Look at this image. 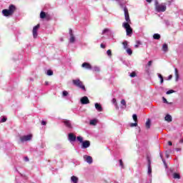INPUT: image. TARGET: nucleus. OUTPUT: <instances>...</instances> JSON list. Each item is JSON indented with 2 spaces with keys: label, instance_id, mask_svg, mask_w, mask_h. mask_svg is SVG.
<instances>
[{
  "label": "nucleus",
  "instance_id": "obj_1",
  "mask_svg": "<svg viewBox=\"0 0 183 183\" xmlns=\"http://www.w3.org/2000/svg\"><path fill=\"white\" fill-rule=\"evenodd\" d=\"M20 78V74L12 76L10 78V80L3 86V89L7 92H11V91L16 89L18 88V85H19Z\"/></svg>",
  "mask_w": 183,
  "mask_h": 183
},
{
  "label": "nucleus",
  "instance_id": "obj_2",
  "mask_svg": "<svg viewBox=\"0 0 183 183\" xmlns=\"http://www.w3.org/2000/svg\"><path fill=\"white\" fill-rule=\"evenodd\" d=\"M154 8L156 12H165L167 11V5L165 4H159L157 0L154 2Z\"/></svg>",
  "mask_w": 183,
  "mask_h": 183
},
{
  "label": "nucleus",
  "instance_id": "obj_3",
  "mask_svg": "<svg viewBox=\"0 0 183 183\" xmlns=\"http://www.w3.org/2000/svg\"><path fill=\"white\" fill-rule=\"evenodd\" d=\"M79 138H81V136L76 137V135L72 132H69L67 134V139L73 147H75V142H76V141L78 142Z\"/></svg>",
  "mask_w": 183,
  "mask_h": 183
},
{
  "label": "nucleus",
  "instance_id": "obj_4",
  "mask_svg": "<svg viewBox=\"0 0 183 183\" xmlns=\"http://www.w3.org/2000/svg\"><path fill=\"white\" fill-rule=\"evenodd\" d=\"M72 83L74 86H77V88H79L81 91H84V92H86V88H85V85H84L81 79H73Z\"/></svg>",
  "mask_w": 183,
  "mask_h": 183
},
{
  "label": "nucleus",
  "instance_id": "obj_5",
  "mask_svg": "<svg viewBox=\"0 0 183 183\" xmlns=\"http://www.w3.org/2000/svg\"><path fill=\"white\" fill-rule=\"evenodd\" d=\"M78 142L81 144V149H86L91 147V142L89 140H84V137H81L78 138Z\"/></svg>",
  "mask_w": 183,
  "mask_h": 183
},
{
  "label": "nucleus",
  "instance_id": "obj_6",
  "mask_svg": "<svg viewBox=\"0 0 183 183\" xmlns=\"http://www.w3.org/2000/svg\"><path fill=\"white\" fill-rule=\"evenodd\" d=\"M122 9L124 12V19L126 20V22H124L123 24H127V25H129L131 24V19L129 18V12L128 11V8L124 6V8H122Z\"/></svg>",
  "mask_w": 183,
  "mask_h": 183
},
{
  "label": "nucleus",
  "instance_id": "obj_7",
  "mask_svg": "<svg viewBox=\"0 0 183 183\" xmlns=\"http://www.w3.org/2000/svg\"><path fill=\"white\" fill-rule=\"evenodd\" d=\"M122 26L126 30L127 36H132V27H131V25L127 24V23H123Z\"/></svg>",
  "mask_w": 183,
  "mask_h": 183
},
{
  "label": "nucleus",
  "instance_id": "obj_8",
  "mask_svg": "<svg viewBox=\"0 0 183 183\" xmlns=\"http://www.w3.org/2000/svg\"><path fill=\"white\" fill-rule=\"evenodd\" d=\"M122 45H123V49H125L127 54H129V56H131V55H132V50L131 49V48H129V45L128 44V41L124 40L122 42Z\"/></svg>",
  "mask_w": 183,
  "mask_h": 183
},
{
  "label": "nucleus",
  "instance_id": "obj_9",
  "mask_svg": "<svg viewBox=\"0 0 183 183\" xmlns=\"http://www.w3.org/2000/svg\"><path fill=\"white\" fill-rule=\"evenodd\" d=\"M107 35L109 39H114V32L111 31L109 29H104L102 32V35Z\"/></svg>",
  "mask_w": 183,
  "mask_h": 183
},
{
  "label": "nucleus",
  "instance_id": "obj_10",
  "mask_svg": "<svg viewBox=\"0 0 183 183\" xmlns=\"http://www.w3.org/2000/svg\"><path fill=\"white\" fill-rule=\"evenodd\" d=\"M147 174L149 177H152V168L151 167V157L149 156H147Z\"/></svg>",
  "mask_w": 183,
  "mask_h": 183
},
{
  "label": "nucleus",
  "instance_id": "obj_11",
  "mask_svg": "<svg viewBox=\"0 0 183 183\" xmlns=\"http://www.w3.org/2000/svg\"><path fill=\"white\" fill-rule=\"evenodd\" d=\"M28 177L22 174H19V176H16L15 178V183H21L22 182V181H24V179H27Z\"/></svg>",
  "mask_w": 183,
  "mask_h": 183
},
{
  "label": "nucleus",
  "instance_id": "obj_12",
  "mask_svg": "<svg viewBox=\"0 0 183 183\" xmlns=\"http://www.w3.org/2000/svg\"><path fill=\"white\" fill-rule=\"evenodd\" d=\"M69 34L70 36V38L69 39V44H74L76 41L75 36L74 35V31H72V29H69Z\"/></svg>",
  "mask_w": 183,
  "mask_h": 183
},
{
  "label": "nucleus",
  "instance_id": "obj_13",
  "mask_svg": "<svg viewBox=\"0 0 183 183\" xmlns=\"http://www.w3.org/2000/svg\"><path fill=\"white\" fill-rule=\"evenodd\" d=\"M21 142H26L27 141H31L32 139V134H29L20 137Z\"/></svg>",
  "mask_w": 183,
  "mask_h": 183
},
{
  "label": "nucleus",
  "instance_id": "obj_14",
  "mask_svg": "<svg viewBox=\"0 0 183 183\" xmlns=\"http://www.w3.org/2000/svg\"><path fill=\"white\" fill-rule=\"evenodd\" d=\"M89 102H90L89 99L86 96H84L80 98V104L81 105H88Z\"/></svg>",
  "mask_w": 183,
  "mask_h": 183
},
{
  "label": "nucleus",
  "instance_id": "obj_15",
  "mask_svg": "<svg viewBox=\"0 0 183 183\" xmlns=\"http://www.w3.org/2000/svg\"><path fill=\"white\" fill-rule=\"evenodd\" d=\"M64 124L65 127L67 128L68 131L69 132H71L72 129H74V127H72V124H71V121L65 120L64 122Z\"/></svg>",
  "mask_w": 183,
  "mask_h": 183
},
{
  "label": "nucleus",
  "instance_id": "obj_16",
  "mask_svg": "<svg viewBox=\"0 0 183 183\" xmlns=\"http://www.w3.org/2000/svg\"><path fill=\"white\" fill-rule=\"evenodd\" d=\"M61 97L62 98H66L68 101H71L72 99V96H70L69 93L66 90L62 92Z\"/></svg>",
  "mask_w": 183,
  "mask_h": 183
},
{
  "label": "nucleus",
  "instance_id": "obj_17",
  "mask_svg": "<svg viewBox=\"0 0 183 183\" xmlns=\"http://www.w3.org/2000/svg\"><path fill=\"white\" fill-rule=\"evenodd\" d=\"M41 28V24H38L37 25L33 27V36L34 38H36L38 36V29Z\"/></svg>",
  "mask_w": 183,
  "mask_h": 183
},
{
  "label": "nucleus",
  "instance_id": "obj_18",
  "mask_svg": "<svg viewBox=\"0 0 183 183\" xmlns=\"http://www.w3.org/2000/svg\"><path fill=\"white\" fill-rule=\"evenodd\" d=\"M83 158H84V160L85 161V162H86L89 165H91V164H92V162H94V159H92V157H91V156L84 155L83 157Z\"/></svg>",
  "mask_w": 183,
  "mask_h": 183
},
{
  "label": "nucleus",
  "instance_id": "obj_19",
  "mask_svg": "<svg viewBox=\"0 0 183 183\" xmlns=\"http://www.w3.org/2000/svg\"><path fill=\"white\" fill-rule=\"evenodd\" d=\"M81 68H84L85 69H92V66L89 62H84L81 64Z\"/></svg>",
  "mask_w": 183,
  "mask_h": 183
},
{
  "label": "nucleus",
  "instance_id": "obj_20",
  "mask_svg": "<svg viewBox=\"0 0 183 183\" xmlns=\"http://www.w3.org/2000/svg\"><path fill=\"white\" fill-rule=\"evenodd\" d=\"M94 107L97 111H98V112H102V111H104V109L102 108V105L100 104V103H95Z\"/></svg>",
  "mask_w": 183,
  "mask_h": 183
},
{
  "label": "nucleus",
  "instance_id": "obj_21",
  "mask_svg": "<svg viewBox=\"0 0 183 183\" xmlns=\"http://www.w3.org/2000/svg\"><path fill=\"white\" fill-rule=\"evenodd\" d=\"M1 14L4 16H11V15H12V13H11L8 9H3Z\"/></svg>",
  "mask_w": 183,
  "mask_h": 183
},
{
  "label": "nucleus",
  "instance_id": "obj_22",
  "mask_svg": "<svg viewBox=\"0 0 183 183\" xmlns=\"http://www.w3.org/2000/svg\"><path fill=\"white\" fill-rule=\"evenodd\" d=\"M145 75L147 79H151V70L149 69V68H146Z\"/></svg>",
  "mask_w": 183,
  "mask_h": 183
},
{
  "label": "nucleus",
  "instance_id": "obj_23",
  "mask_svg": "<svg viewBox=\"0 0 183 183\" xmlns=\"http://www.w3.org/2000/svg\"><path fill=\"white\" fill-rule=\"evenodd\" d=\"M11 14L12 15L14 14V11H15L16 10V6L14 4H10L9 6V9H8Z\"/></svg>",
  "mask_w": 183,
  "mask_h": 183
},
{
  "label": "nucleus",
  "instance_id": "obj_24",
  "mask_svg": "<svg viewBox=\"0 0 183 183\" xmlns=\"http://www.w3.org/2000/svg\"><path fill=\"white\" fill-rule=\"evenodd\" d=\"M164 119L167 122H172V116H171V114H166Z\"/></svg>",
  "mask_w": 183,
  "mask_h": 183
},
{
  "label": "nucleus",
  "instance_id": "obj_25",
  "mask_svg": "<svg viewBox=\"0 0 183 183\" xmlns=\"http://www.w3.org/2000/svg\"><path fill=\"white\" fill-rule=\"evenodd\" d=\"M40 18L41 19H46L48 18V14H46L45 11H41L40 12Z\"/></svg>",
  "mask_w": 183,
  "mask_h": 183
},
{
  "label": "nucleus",
  "instance_id": "obj_26",
  "mask_svg": "<svg viewBox=\"0 0 183 183\" xmlns=\"http://www.w3.org/2000/svg\"><path fill=\"white\" fill-rule=\"evenodd\" d=\"M79 181V179L78 178V177H76V176L71 177V182L72 183H78Z\"/></svg>",
  "mask_w": 183,
  "mask_h": 183
},
{
  "label": "nucleus",
  "instance_id": "obj_27",
  "mask_svg": "<svg viewBox=\"0 0 183 183\" xmlns=\"http://www.w3.org/2000/svg\"><path fill=\"white\" fill-rule=\"evenodd\" d=\"M121 109H127V102L125 99H122L121 101Z\"/></svg>",
  "mask_w": 183,
  "mask_h": 183
},
{
  "label": "nucleus",
  "instance_id": "obj_28",
  "mask_svg": "<svg viewBox=\"0 0 183 183\" xmlns=\"http://www.w3.org/2000/svg\"><path fill=\"white\" fill-rule=\"evenodd\" d=\"M45 74L47 76H52L54 75V71L52 69H47L45 71Z\"/></svg>",
  "mask_w": 183,
  "mask_h": 183
},
{
  "label": "nucleus",
  "instance_id": "obj_29",
  "mask_svg": "<svg viewBox=\"0 0 183 183\" xmlns=\"http://www.w3.org/2000/svg\"><path fill=\"white\" fill-rule=\"evenodd\" d=\"M174 75L176 76V81L178 82L179 79V74L178 73V69H174Z\"/></svg>",
  "mask_w": 183,
  "mask_h": 183
},
{
  "label": "nucleus",
  "instance_id": "obj_30",
  "mask_svg": "<svg viewBox=\"0 0 183 183\" xmlns=\"http://www.w3.org/2000/svg\"><path fill=\"white\" fill-rule=\"evenodd\" d=\"M173 178L174 179H181V174L177 172L173 173Z\"/></svg>",
  "mask_w": 183,
  "mask_h": 183
},
{
  "label": "nucleus",
  "instance_id": "obj_31",
  "mask_svg": "<svg viewBox=\"0 0 183 183\" xmlns=\"http://www.w3.org/2000/svg\"><path fill=\"white\" fill-rule=\"evenodd\" d=\"M98 124V120L97 119H93L89 121V125L95 126Z\"/></svg>",
  "mask_w": 183,
  "mask_h": 183
},
{
  "label": "nucleus",
  "instance_id": "obj_32",
  "mask_svg": "<svg viewBox=\"0 0 183 183\" xmlns=\"http://www.w3.org/2000/svg\"><path fill=\"white\" fill-rule=\"evenodd\" d=\"M147 129H149L151 128V119H148L145 123Z\"/></svg>",
  "mask_w": 183,
  "mask_h": 183
},
{
  "label": "nucleus",
  "instance_id": "obj_33",
  "mask_svg": "<svg viewBox=\"0 0 183 183\" xmlns=\"http://www.w3.org/2000/svg\"><path fill=\"white\" fill-rule=\"evenodd\" d=\"M153 39H157L158 41H159V39H161V34H158V33H155L153 34Z\"/></svg>",
  "mask_w": 183,
  "mask_h": 183
},
{
  "label": "nucleus",
  "instance_id": "obj_34",
  "mask_svg": "<svg viewBox=\"0 0 183 183\" xmlns=\"http://www.w3.org/2000/svg\"><path fill=\"white\" fill-rule=\"evenodd\" d=\"M8 120V118L6 117V116H1L0 117V123L2 124L4 122H6V121Z\"/></svg>",
  "mask_w": 183,
  "mask_h": 183
},
{
  "label": "nucleus",
  "instance_id": "obj_35",
  "mask_svg": "<svg viewBox=\"0 0 183 183\" xmlns=\"http://www.w3.org/2000/svg\"><path fill=\"white\" fill-rule=\"evenodd\" d=\"M162 49L164 52H167V51H168V44H164L162 45Z\"/></svg>",
  "mask_w": 183,
  "mask_h": 183
},
{
  "label": "nucleus",
  "instance_id": "obj_36",
  "mask_svg": "<svg viewBox=\"0 0 183 183\" xmlns=\"http://www.w3.org/2000/svg\"><path fill=\"white\" fill-rule=\"evenodd\" d=\"M129 76H130V78H135V76H137V72L136 71L129 72Z\"/></svg>",
  "mask_w": 183,
  "mask_h": 183
},
{
  "label": "nucleus",
  "instance_id": "obj_37",
  "mask_svg": "<svg viewBox=\"0 0 183 183\" xmlns=\"http://www.w3.org/2000/svg\"><path fill=\"white\" fill-rule=\"evenodd\" d=\"M162 101L164 104H167L168 105H172V102H169L168 100H167V98L164 97H162Z\"/></svg>",
  "mask_w": 183,
  "mask_h": 183
},
{
  "label": "nucleus",
  "instance_id": "obj_38",
  "mask_svg": "<svg viewBox=\"0 0 183 183\" xmlns=\"http://www.w3.org/2000/svg\"><path fill=\"white\" fill-rule=\"evenodd\" d=\"M119 167H121V168L122 169H124V168H125V166H124V162L122 161V159H120L119 160Z\"/></svg>",
  "mask_w": 183,
  "mask_h": 183
},
{
  "label": "nucleus",
  "instance_id": "obj_39",
  "mask_svg": "<svg viewBox=\"0 0 183 183\" xmlns=\"http://www.w3.org/2000/svg\"><path fill=\"white\" fill-rule=\"evenodd\" d=\"M23 55H24V51H21V54H19L18 55V57H14V59H16V61L19 59H22Z\"/></svg>",
  "mask_w": 183,
  "mask_h": 183
},
{
  "label": "nucleus",
  "instance_id": "obj_40",
  "mask_svg": "<svg viewBox=\"0 0 183 183\" xmlns=\"http://www.w3.org/2000/svg\"><path fill=\"white\" fill-rule=\"evenodd\" d=\"M175 92H176L175 90H174V89H169V90H168V91L166 92V94H167V95H171V94H174V93H175Z\"/></svg>",
  "mask_w": 183,
  "mask_h": 183
},
{
  "label": "nucleus",
  "instance_id": "obj_41",
  "mask_svg": "<svg viewBox=\"0 0 183 183\" xmlns=\"http://www.w3.org/2000/svg\"><path fill=\"white\" fill-rule=\"evenodd\" d=\"M132 118H133L134 122H138V115H137V114H134L132 115Z\"/></svg>",
  "mask_w": 183,
  "mask_h": 183
},
{
  "label": "nucleus",
  "instance_id": "obj_42",
  "mask_svg": "<svg viewBox=\"0 0 183 183\" xmlns=\"http://www.w3.org/2000/svg\"><path fill=\"white\" fill-rule=\"evenodd\" d=\"M129 127H131L132 128H134V127H138V122H134V123H131L129 124Z\"/></svg>",
  "mask_w": 183,
  "mask_h": 183
},
{
  "label": "nucleus",
  "instance_id": "obj_43",
  "mask_svg": "<svg viewBox=\"0 0 183 183\" xmlns=\"http://www.w3.org/2000/svg\"><path fill=\"white\" fill-rule=\"evenodd\" d=\"M174 152V149H168L167 150L165 151V154H172Z\"/></svg>",
  "mask_w": 183,
  "mask_h": 183
},
{
  "label": "nucleus",
  "instance_id": "obj_44",
  "mask_svg": "<svg viewBox=\"0 0 183 183\" xmlns=\"http://www.w3.org/2000/svg\"><path fill=\"white\" fill-rule=\"evenodd\" d=\"M163 23L165 24L166 26H169V25L171 24L169 23V21L167 19L163 20Z\"/></svg>",
  "mask_w": 183,
  "mask_h": 183
},
{
  "label": "nucleus",
  "instance_id": "obj_45",
  "mask_svg": "<svg viewBox=\"0 0 183 183\" xmlns=\"http://www.w3.org/2000/svg\"><path fill=\"white\" fill-rule=\"evenodd\" d=\"M122 63L124 64V65H126V66H130L131 64L129 63V61H127L125 60H124L122 61Z\"/></svg>",
  "mask_w": 183,
  "mask_h": 183
},
{
  "label": "nucleus",
  "instance_id": "obj_46",
  "mask_svg": "<svg viewBox=\"0 0 183 183\" xmlns=\"http://www.w3.org/2000/svg\"><path fill=\"white\" fill-rule=\"evenodd\" d=\"M93 71H94V72H99V71H101V69H99V66H94L93 68Z\"/></svg>",
  "mask_w": 183,
  "mask_h": 183
},
{
  "label": "nucleus",
  "instance_id": "obj_47",
  "mask_svg": "<svg viewBox=\"0 0 183 183\" xmlns=\"http://www.w3.org/2000/svg\"><path fill=\"white\" fill-rule=\"evenodd\" d=\"M25 97L26 98H29V97H31V94H29V91H26V92L24 93Z\"/></svg>",
  "mask_w": 183,
  "mask_h": 183
},
{
  "label": "nucleus",
  "instance_id": "obj_48",
  "mask_svg": "<svg viewBox=\"0 0 183 183\" xmlns=\"http://www.w3.org/2000/svg\"><path fill=\"white\" fill-rule=\"evenodd\" d=\"M107 54L108 55V56H112V51L111 49L107 50Z\"/></svg>",
  "mask_w": 183,
  "mask_h": 183
},
{
  "label": "nucleus",
  "instance_id": "obj_49",
  "mask_svg": "<svg viewBox=\"0 0 183 183\" xmlns=\"http://www.w3.org/2000/svg\"><path fill=\"white\" fill-rule=\"evenodd\" d=\"M112 104H114V105H117V104H118V103L117 102V99H115V98H113L112 100Z\"/></svg>",
  "mask_w": 183,
  "mask_h": 183
},
{
  "label": "nucleus",
  "instance_id": "obj_50",
  "mask_svg": "<svg viewBox=\"0 0 183 183\" xmlns=\"http://www.w3.org/2000/svg\"><path fill=\"white\" fill-rule=\"evenodd\" d=\"M24 160L26 162H29V157H28V156H26V157H24Z\"/></svg>",
  "mask_w": 183,
  "mask_h": 183
},
{
  "label": "nucleus",
  "instance_id": "obj_51",
  "mask_svg": "<svg viewBox=\"0 0 183 183\" xmlns=\"http://www.w3.org/2000/svg\"><path fill=\"white\" fill-rule=\"evenodd\" d=\"M41 124L43 125V126L46 125V121H45V120H41Z\"/></svg>",
  "mask_w": 183,
  "mask_h": 183
},
{
  "label": "nucleus",
  "instance_id": "obj_52",
  "mask_svg": "<svg viewBox=\"0 0 183 183\" xmlns=\"http://www.w3.org/2000/svg\"><path fill=\"white\" fill-rule=\"evenodd\" d=\"M157 76H158V78H159L160 79H162V78H164V76H162V74H159V73L157 74Z\"/></svg>",
  "mask_w": 183,
  "mask_h": 183
},
{
  "label": "nucleus",
  "instance_id": "obj_53",
  "mask_svg": "<svg viewBox=\"0 0 183 183\" xmlns=\"http://www.w3.org/2000/svg\"><path fill=\"white\" fill-rule=\"evenodd\" d=\"M101 48H102L103 49H105V48H107V45L104 44H101L100 45Z\"/></svg>",
  "mask_w": 183,
  "mask_h": 183
},
{
  "label": "nucleus",
  "instance_id": "obj_54",
  "mask_svg": "<svg viewBox=\"0 0 183 183\" xmlns=\"http://www.w3.org/2000/svg\"><path fill=\"white\" fill-rule=\"evenodd\" d=\"M168 174H172L174 172V169H169L168 171H167Z\"/></svg>",
  "mask_w": 183,
  "mask_h": 183
},
{
  "label": "nucleus",
  "instance_id": "obj_55",
  "mask_svg": "<svg viewBox=\"0 0 183 183\" xmlns=\"http://www.w3.org/2000/svg\"><path fill=\"white\" fill-rule=\"evenodd\" d=\"M136 44H138L139 46L142 45V41L138 40V41H136Z\"/></svg>",
  "mask_w": 183,
  "mask_h": 183
},
{
  "label": "nucleus",
  "instance_id": "obj_56",
  "mask_svg": "<svg viewBox=\"0 0 183 183\" xmlns=\"http://www.w3.org/2000/svg\"><path fill=\"white\" fill-rule=\"evenodd\" d=\"M148 66H151V65H152V61H149L147 63Z\"/></svg>",
  "mask_w": 183,
  "mask_h": 183
},
{
  "label": "nucleus",
  "instance_id": "obj_57",
  "mask_svg": "<svg viewBox=\"0 0 183 183\" xmlns=\"http://www.w3.org/2000/svg\"><path fill=\"white\" fill-rule=\"evenodd\" d=\"M15 171H16V173L19 174V175H21V173L19 172V170H18V169L16 167H15Z\"/></svg>",
  "mask_w": 183,
  "mask_h": 183
},
{
  "label": "nucleus",
  "instance_id": "obj_58",
  "mask_svg": "<svg viewBox=\"0 0 183 183\" xmlns=\"http://www.w3.org/2000/svg\"><path fill=\"white\" fill-rule=\"evenodd\" d=\"M172 79V75H169L168 77H167V81H169Z\"/></svg>",
  "mask_w": 183,
  "mask_h": 183
},
{
  "label": "nucleus",
  "instance_id": "obj_59",
  "mask_svg": "<svg viewBox=\"0 0 183 183\" xmlns=\"http://www.w3.org/2000/svg\"><path fill=\"white\" fill-rule=\"evenodd\" d=\"M38 154H39V155L41 157V155H43V154H44V151L41 150V151H40V152H39Z\"/></svg>",
  "mask_w": 183,
  "mask_h": 183
},
{
  "label": "nucleus",
  "instance_id": "obj_60",
  "mask_svg": "<svg viewBox=\"0 0 183 183\" xmlns=\"http://www.w3.org/2000/svg\"><path fill=\"white\" fill-rule=\"evenodd\" d=\"M158 16H159V18H161L162 19V18H164V14H157Z\"/></svg>",
  "mask_w": 183,
  "mask_h": 183
},
{
  "label": "nucleus",
  "instance_id": "obj_61",
  "mask_svg": "<svg viewBox=\"0 0 183 183\" xmlns=\"http://www.w3.org/2000/svg\"><path fill=\"white\" fill-rule=\"evenodd\" d=\"M160 84L162 85L164 84V77L162 79H160Z\"/></svg>",
  "mask_w": 183,
  "mask_h": 183
},
{
  "label": "nucleus",
  "instance_id": "obj_62",
  "mask_svg": "<svg viewBox=\"0 0 183 183\" xmlns=\"http://www.w3.org/2000/svg\"><path fill=\"white\" fill-rule=\"evenodd\" d=\"M116 109H119V106H118V103L114 104Z\"/></svg>",
  "mask_w": 183,
  "mask_h": 183
},
{
  "label": "nucleus",
  "instance_id": "obj_63",
  "mask_svg": "<svg viewBox=\"0 0 183 183\" xmlns=\"http://www.w3.org/2000/svg\"><path fill=\"white\" fill-rule=\"evenodd\" d=\"M168 145H169V147H172V142L169 141L168 142Z\"/></svg>",
  "mask_w": 183,
  "mask_h": 183
},
{
  "label": "nucleus",
  "instance_id": "obj_64",
  "mask_svg": "<svg viewBox=\"0 0 183 183\" xmlns=\"http://www.w3.org/2000/svg\"><path fill=\"white\" fill-rule=\"evenodd\" d=\"M165 155H166V158H169V154L165 153Z\"/></svg>",
  "mask_w": 183,
  "mask_h": 183
}]
</instances>
